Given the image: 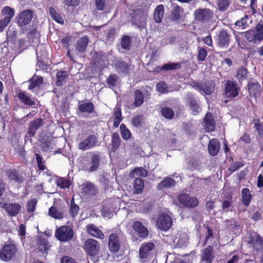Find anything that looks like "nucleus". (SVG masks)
<instances>
[{
    "label": "nucleus",
    "instance_id": "f257e3e1",
    "mask_svg": "<svg viewBox=\"0 0 263 263\" xmlns=\"http://www.w3.org/2000/svg\"><path fill=\"white\" fill-rule=\"evenodd\" d=\"M55 238L62 242L70 241L73 237V231L69 226H61L55 231Z\"/></svg>",
    "mask_w": 263,
    "mask_h": 263
},
{
    "label": "nucleus",
    "instance_id": "f03ea898",
    "mask_svg": "<svg viewBox=\"0 0 263 263\" xmlns=\"http://www.w3.org/2000/svg\"><path fill=\"white\" fill-rule=\"evenodd\" d=\"M98 145L97 137L94 135L88 136L86 139L81 141L78 145L79 149L85 151L92 149Z\"/></svg>",
    "mask_w": 263,
    "mask_h": 263
},
{
    "label": "nucleus",
    "instance_id": "7ed1b4c3",
    "mask_svg": "<svg viewBox=\"0 0 263 263\" xmlns=\"http://www.w3.org/2000/svg\"><path fill=\"white\" fill-rule=\"evenodd\" d=\"M33 16V12L30 10H25L19 13L15 17V22L20 27L29 24Z\"/></svg>",
    "mask_w": 263,
    "mask_h": 263
},
{
    "label": "nucleus",
    "instance_id": "20e7f679",
    "mask_svg": "<svg viewBox=\"0 0 263 263\" xmlns=\"http://www.w3.org/2000/svg\"><path fill=\"white\" fill-rule=\"evenodd\" d=\"M100 161L99 155L94 154L91 157L90 161H84L82 166V170L87 172L96 171L99 168Z\"/></svg>",
    "mask_w": 263,
    "mask_h": 263
},
{
    "label": "nucleus",
    "instance_id": "39448f33",
    "mask_svg": "<svg viewBox=\"0 0 263 263\" xmlns=\"http://www.w3.org/2000/svg\"><path fill=\"white\" fill-rule=\"evenodd\" d=\"M16 252V248L14 245H6L0 251V258L4 261H8L12 258Z\"/></svg>",
    "mask_w": 263,
    "mask_h": 263
},
{
    "label": "nucleus",
    "instance_id": "423d86ee",
    "mask_svg": "<svg viewBox=\"0 0 263 263\" xmlns=\"http://www.w3.org/2000/svg\"><path fill=\"white\" fill-rule=\"evenodd\" d=\"M247 242L257 251L263 249V239L255 232L251 233L247 238Z\"/></svg>",
    "mask_w": 263,
    "mask_h": 263
},
{
    "label": "nucleus",
    "instance_id": "0eeeda50",
    "mask_svg": "<svg viewBox=\"0 0 263 263\" xmlns=\"http://www.w3.org/2000/svg\"><path fill=\"white\" fill-rule=\"evenodd\" d=\"M84 250L90 256H95L99 252V242L95 239H88L85 242Z\"/></svg>",
    "mask_w": 263,
    "mask_h": 263
},
{
    "label": "nucleus",
    "instance_id": "6e6552de",
    "mask_svg": "<svg viewBox=\"0 0 263 263\" xmlns=\"http://www.w3.org/2000/svg\"><path fill=\"white\" fill-rule=\"evenodd\" d=\"M240 89L238 84L234 81H228L225 84V95L229 98L236 97L239 92Z\"/></svg>",
    "mask_w": 263,
    "mask_h": 263
},
{
    "label": "nucleus",
    "instance_id": "1a4fd4ad",
    "mask_svg": "<svg viewBox=\"0 0 263 263\" xmlns=\"http://www.w3.org/2000/svg\"><path fill=\"white\" fill-rule=\"evenodd\" d=\"M213 12L209 9H198L194 12L195 21L206 22L213 16Z\"/></svg>",
    "mask_w": 263,
    "mask_h": 263
},
{
    "label": "nucleus",
    "instance_id": "9d476101",
    "mask_svg": "<svg viewBox=\"0 0 263 263\" xmlns=\"http://www.w3.org/2000/svg\"><path fill=\"white\" fill-rule=\"evenodd\" d=\"M172 222L170 216L165 214H161L157 219L156 225L160 229L167 231L171 227Z\"/></svg>",
    "mask_w": 263,
    "mask_h": 263
},
{
    "label": "nucleus",
    "instance_id": "9b49d317",
    "mask_svg": "<svg viewBox=\"0 0 263 263\" xmlns=\"http://www.w3.org/2000/svg\"><path fill=\"white\" fill-rule=\"evenodd\" d=\"M178 201L183 206L193 208L198 204V199L196 197H191L186 194H181L177 196Z\"/></svg>",
    "mask_w": 263,
    "mask_h": 263
},
{
    "label": "nucleus",
    "instance_id": "f8f14e48",
    "mask_svg": "<svg viewBox=\"0 0 263 263\" xmlns=\"http://www.w3.org/2000/svg\"><path fill=\"white\" fill-rule=\"evenodd\" d=\"M2 208L5 209L10 216H15L20 212L22 206L17 203L6 202L1 204Z\"/></svg>",
    "mask_w": 263,
    "mask_h": 263
},
{
    "label": "nucleus",
    "instance_id": "ddd939ff",
    "mask_svg": "<svg viewBox=\"0 0 263 263\" xmlns=\"http://www.w3.org/2000/svg\"><path fill=\"white\" fill-rule=\"evenodd\" d=\"M98 192V190L95 185L90 182H87L81 185V193L87 197L95 196Z\"/></svg>",
    "mask_w": 263,
    "mask_h": 263
},
{
    "label": "nucleus",
    "instance_id": "4468645a",
    "mask_svg": "<svg viewBox=\"0 0 263 263\" xmlns=\"http://www.w3.org/2000/svg\"><path fill=\"white\" fill-rule=\"evenodd\" d=\"M217 42L221 48H227L230 42V35L225 30H220L217 36Z\"/></svg>",
    "mask_w": 263,
    "mask_h": 263
},
{
    "label": "nucleus",
    "instance_id": "2eb2a0df",
    "mask_svg": "<svg viewBox=\"0 0 263 263\" xmlns=\"http://www.w3.org/2000/svg\"><path fill=\"white\" fill-rule=\"evenodd\" d=\"M109 249L111 252H117L120 248L119 238L117 235L112 234L110 235L108 242Z\"/></svg>",
    "mask_w": 263,
    "mask_h": 263
},
{
    "label": "nucleus",
    "instance_id": "dca6fc26",
    "mask_svg": "<svg viewBox=\"0 0 263 263\" xmlns=\"http://www.w3.org/2000/svg\"><path fill=\"white\" fill-rule=\"evenodd\" d=\"M154 244L152 242L144 243L139 250V255L141 258H146L149 255V252L154 248Z\"/></svg>",
    "mask_w": 263,
    "mask_h": 263
},
{
    "label": "nucleus",
    "instance_id": "f3484780",
    "mask_svg": "<svg viewBox=\"0 0 263 263\" xmlns=\"http://www.w3.org/2000/svg\"><path fill=\"white\" fill-rule=\"evenodd\" d=\"M214 257L213 247L209 246L202 251L201 260L205 263H212Z\"/></svg>",
    "mask_w": 263,
    "mask_h": 263
},
{
    "label": "nucleus",
    "instance_id": "a211bd4d",
    "mask_svg": "<svg viewBox=\"0 0 263 263\" xmlns=\"http://www.w3.org/2000/svg\"><path fill=\"white\" fill-rule=\"evenodd\" d=\"M260 86L257 82H249L248 85V89L251 97L256 99L259 96Z\"/></svg>",
    "mask_w": 263,
    "mask_h": 263
},
{
    "label": "nucleus",
    "instance_id": "6ab92c4d",
    "mask_svg": "<svg viewBox=\"0 0 263 263\" xmlns=\"http://www.w3.org/2000/svg\"><path fill=\"white\" fill-rule=\"evenodd\" d=\"M43 124V120L41 118L37 119L30 123V127L28 130V134L29 137H33L36 130Z\"/></svg>",
    "mask_w": 263,
    "mask_h": 263
},
{
    "label": "nucleus",
    "instance_id": "aec40b11",
    "mask_svg": "<svg viewBox=\"0 0 263 263\" xmlns=\"http://www.w3.org/2000/svg\"><path fill=\"white\" fill-rule=\"evenodd\" d=\"M220 149L219 141L216 139H212L209 141L208 145V151L211 156L216 155Z\"/></svg>",
    "mask_w": 263,
    "mask_h": 263
},
{
    "label": "nucleus",
    "instance_id": "412c9836",
    "mask_svg": "<svg viewBox=\"0 0 263 263\" xmlns=\"http://www.w3.org/2000/svg\"><path fill=\"white\" fill-rule=\"evenodd\" d=\"M134 229L138 233L139 236L145 238L148 234L147 229L139 221H136L133 224Z\"/></svg>",
    "mask_w": 263,
    "mask_h": 263
},
{
    "label": "nucleus",
    "instance_id": "4be33fe9",
    "mask_svg": "<svg viewBox=\"0 0 263 263\" xmlns=\"http://www.w3.org/2000/svg\"><path fill=\"white\" fill-rule=\"evenodd\" d=\"M87 231L88 233L97 238L101 239L104 238V234L96 226L92 224L87 226Z\"/></svg>",
    "mask_w": 263,
    "mask_h": 263
},
{
    "label": "nucleus",
    "instance_id": "5701e85b",
    "mask_svg": "<svg viewBox=\"0 0 263 263\" xmlns=\"http://www.w3.org/2000/svg\"><path fill=\"white\" fill-rule=\"evenodd\" d=\"M175 185V180L170 177H167L158 184L157 189L159 191H161L165 188H171L174 187Z\"/></svg>",
    "mask_w": 263,
    "mask_h": 263
},
{
    "label": "nucleus",
    "instance_id": "b1692460",
    "mask_svg": "<svg viewBox=\"0 0 263 263\" xmlns=\"http://www.w3.org/2000/svg\"><path fill=\"white\" fill-rule=\"evenodd\" d=\"M203 123L207 132H209L214 130L215 128V123L214 121L212 118L211 114L209 113L206 114Z\"/></svg>",
    "mask_w": 263,
    "mask_h": 263
},
{
    "label": "nucleus",
    "instance_id": "393cba45",
    "mask_svg": "<svg viewBox=\"0 0 263 263\" xmlns=\"http://www.w3.org/2000/svg\"><path fill=\"white\" fill-rule=\"evenodd\" d=\"M148 175V172L143 167H137L130 172L129 176L131 178H137L138 177H146Z\"/></svg>",
    "mask_w": 263,
    "mask_h": 263
},
{
    "label": "nucleus",
    "instance_id": "a878e982",
    "mask_svg": "<svg viewBox=\"0 0 263 263\" xmlns=\"http://www.w3.org/2000/svg\"><path fill=\"white\" fill-rule=\"evenodd\" d=\"M187 240V237L186 232H184L183 233H177L174 237V241L178 246H183L184 245Z\"/></svg>",
    "mask_w": 263,
    "mask_h": 263
},
{
    "label": "nucleus",
    "instance_id": "bb28decb",
    "mask_svg": "<svg viewBox=\"0 0 263 263\" xmlns=\"http://www.w3.org/2000/svg\"><path fill=\"white\" fill-rule=\"evenodd\" d=\"M27 35L30 42L32 43L37 42L39 38V33L36 31L35 27H30L28 29Z\"/></svg>",
    "mask_w": 263,
    "mask_h": 263
},
{
    "label": "nucleus",
    "instance_id": "cd10ccee",
    "mask_svg": "<svg viewBox=\"0 0 263 263\" xmlns=\"http://www.w3.org/2000/svg\"><path fill=\"white\" fill-rule=\"evenodd\" d=\"M122 120V114L120 107L117 105L114 112V126L116 128L118 127Z\"/></svg>",
    "mask_w": 263,
    "mask_h": 263
},
{
    "label": "nucleus",
    "instance_id": "c85d7f7f",
    "mask_svg": "<svg viewBox=\"0 0 263 263\" xmlns=\"http://www.w3.org/2000/svg\"><path fill=\"white\" fill-rule=\"evenodd\" d=\"M164 13V7L162 5L158 6L155 9L154 18L156 23L161 22Z\"/></svg>",
    "mask_w": 263,
    "mask_h": 263
},
{
    "label": "nucleus",
    "instance_id": "c756f323",
    "mask_svg": "<svg viewBox=\"0 0 263 263\" xmlns=\"http://www.w3.org/2000/svg\"><path fill=\"white\" fill-rule=\"evenodd\" d=\"M8 177L14 181L16 182L17 183L20 184L23 181V177L19 175L18 173L15 171L10 170L7 172V173Z\"/></svg>",
    "mask_w": 263,
    "mask_h": 263
},
{
    "label": "nucleus",
    "instance_id": "7c9ffc66",
    "mask_svg": "<svg viewBox=\"0 0 263 263\" xmlns=\"http://www.w3.org/2000/svg\"><path fill=\"white\" fill-rule=\"evenodd\" d=\"M48 214L55 219H61L63 217V212L54 206L49 208Z\"/></svg>",
    "mask_w": 263,
    "mask_h": 263
},
{
    "label": "nucleus",
    "instance_id": "2f4dec72",
    "mask_svg": "<svg viewBox=\"0 0 263 263\" xmlns=\"http://www.w3.org/2000/svg\"><path fill=\"white\" fill-rule=\"evenodd\" d=\"M88 43V39L86 36H82L77 43L76 49L79 52H83L85 50Z\"/></svg>",
    "mask_w": 263,
    "mask_h": 263
},
{
    "label": "nucleus",
    "instance_id": "473e14b6",
    "mask_svg": "<svg viewBox=\"0 0 263 263\" xmlns=\"http://www.w3.org/2000/svg\"><path fill=\"white\" fill-rule=\"evenodd\" d=\"M2 14L5 16L4 19H7L9 22H10L11 18L15 14L14 9L8 6L4 7L2 11Z\"/></svg>",
    "mask_w": 263,
    "mask_h": 263
},
{
    "label": "nucleus",
    "instance_id": "72a5a7b5",
    "mask_svg": "<svg viewBox=\"0 0 263 263\" xmlns=\"http://www.w3.org/2000/svg\"><path fill=\"white\" fill-rule=\"evenodd\" d=\"M241 195L242 203L246 206L248 205L252 197L249 190L247 188H243L241 191Z\"/></svg>",
    "mask_w": 263,
    "mask_h": 263
},
{
    "label": "nucleus",
    "instance_id": "f704fd0d",
    "mask_svg": "<svg viewBox=\"0 0 263 263\" xmlns=\"http://www.w3.org/2000/svg\"><path fill=\"white\" fill-rule=\"evenodd\" d=\"M146 17L144 15L136 16L133 21L134 23L140 28H143L146 25Z\"/></svg>",
    "mask_w": 263,
    "mask_h": 263
},
{
    "label": "nucleus",
    "instance_id": "c9c22d12",
    "mask_svg": "<svg viewBox=\"0 0 263 263\" xmlns=\"http://www.w3.org/2000/svg\"><path fill=\"white\" fill-rule=\"evenodd\" d=\"M144 187V181L143 179L139 178H136L134 183V193H140Z\"/></svg>",
    "mask_w": 263,
    "mask_h": 263
},
{
    "label": "nucleus",
    "instance_id": "e433bc0d",
    "mask_svg": "<svg viewBox=\"0 0 263 263\" xmlns=\"http://www.w3.org/2000/svg\"><path fill=\"white\" fill-rule=\"evenodd\" d=\"M43 81V78L41 76H34L30 80V85L28 87L29 89H32L35 87L39 86Z\"/></svg>",
    "mask_w": 263,
    "mask_h": 263
},
{
    "label": "nucleus",
    "instance_id": "4c0bfd02",
    "mask_svg": "<svg viewBox=\"0 0 263 263\" xmlns=\"http://www.w3.org/2000/svg\"><path fill=\"white\" fill-rule=\"evenodd\" d=\"M79 110L83 112L91 113L93 109V105L91 102H86L80 104Z\"/></svg>",
    "mask_w": 263,
    "mask_h": 263
},
{
    "label": "nucleus",
    "instance_id": "58836bf2",
    "mask_svg": "<svg viewBox=\"0 0 263 263\" xmlns=\"http://www.w3.org/2000/svg\"><path fill=\"white\" fill-rule=\"evenodd\" d=\"M135 99L134 102V105L136 107H139L141 106L143 103L144 96L141 91L139 90H136L135 92Z\"/></svg>",
    "mask_w": 263,
    "mask_h": 263
},
{
    "label": "nucleus",
    "instance_id": "ea45409f",
    "mask_svg": "<svg viewBox=\"0 0 263 263\" xmlns=\"http://www.w3.org/2000/svg\"><path fill=\"white\" fill-rule=\"evenodd\" d=\"M67 76L68 74L66 71H58L57 73V85H62L63 83L66 81Z\"/></svg>",
    "mask_w": 263,
    "mask_h": 263
},
{
    "label": "nucleus",
    "instance_id": "a19ab883",
    "mask_svg": "<svg viewBox=\"0 0 263 263\" xmlns=\"http://www.w3.org/2000/svg\"><path fill=\"white\" fill-rule=\"evenodd\" d=\"M195 88L199 89V90L204 93L205 95H208L212 93L213 90L212 87H210L203 84H197L195 86Z\"/></svg>",
    "mask_w": 263,
    "mask_h": 263
},
{
    "label": "nucleus",
    "instance_id": "79ce46f5",
    "mask_svg": "<svg viewBox=\"0 0 263 263\" xmlns=\"http://www.w3.org/2000/svg\"><path fill=\"white\" fill-rule=\"evenodd\" d=\"M183 11V9L180 6L175 5L172 12L173 20L175 21L178 20L180 18Z\"/></svg>",
    "mask_w": 263,
    "mask_h": 263
},
{
    "label": "nucleus",
    "instance_id": "37998d69",
    "mask_svg": "<svg viewBox=\"0 0 263 263\" xmlns=\"http://www.w3.org/2000/svg\"><path fill=\"white\" fill-rule=\"evenodd\" d=\"M181 68L180 63H169L164 65L161 69L165 70H176Z\"/></svg>",
    "mask_w": 263,
    "mask_h": 263
},
{
    "label": "nucleus",
    "instance_id": "c03bdc74",
    "mask_svg": "<svg viewBox=\"0 0 263 263\" xmlns=\"http://www.w3.org/2000/svg\"><path fill=\"white\" fill-rule=\"evenodd\" d=\"M120 128L122 138L124 140L129 139L132 135L130 130L123 124L120 125Z\"/></svg>",
    "mask_w": 263,
    "mask_h": 263
},
{
    "label": "nucleus",
    "instance_id": "a18cd8bd",
    "mask_svg": "<svg viewBox=\"0 0 263 263\" xmlns=\"http://www.w3.org/2000/svg\"><path fill=\"white\" fill-rule=\"evenodd\" d=\"M17 97L23 103L26 105H33L34 102L31 100L28 96H27L24 92H20L18 93Z\"/></svg>",
    "mask_w": 263,
    "mask_h": 263
},
{
    "label": "nucleus",
    "instance_id": "49530a36",
    "mask_svg": "<svg viewBox=\"0 0 263 263\" xmlns=\"http://www.w3.org/2000/svg\"><path fill=\"white\" fill-rule=\"evenodd\" d=\"M254 30L256 41L263 40V25L258 24Z\"/></svg>",
    "mask_w": 263,
    "mask_h": 263
},
{
    "label": "nucleus",
    "instance_id": "de8ad7c7",
    "mask_svg": "<svg viewBox=\"0 0 263 263\" xmlns=\"http://www.w3.org/2000/svg\"><path fill=\"white\" fill-rule=\"evenodd\" d=\"M247 74V69L243 67H242L240 68L237 71L236 76L237 79L239 82H241V81L246 79Z\"/></svg>",
    "mask_w": 263,
    "mask_h": 263
},
{
    "label": "nucleus",
    "instance_id": "09e8293b",
    "mask_svg": "<svg viewBox=\"0 0 263 263\" xmlns=\"http://www.w3.org/2000/svg\"><path fill=\"white\" fill-rule=\"evenodd\" d=\"M218 7L220 11H224L231 3L230 0H218Z\"/></svg>",
    "mask_w": 263,
    "mask_h": 263
},
{
    "label": "nucleus",
    "instance_id": "8fccbe9b",
    "mask_svg": "<svg viewBox=\"0 0 263 263\" xmlns=\"http://www.w3.org/2000/svg\"><path fill=\"white\" fill-rule=\"evenodd\" d=\"M116 69L118 72H126L128 70V66L125 62L118 61L116 64Z\"/></svg>",
    "mask_w": 263,
    "mask_h": 263
},
{
    "label": "nucleus",
    "instance_id": "3c124183",
    "mask_svg": "<svg viewBox=\"0 0 263 263\" xmlns=\"http://www.w3.org/2000/svg\"><path fill=\"white\" fill-rule=\"evenodd\" d=\"M163 117L167 119H172L174 115L173 110L169 107H164L161 110Z\"/></svg>",
    "mask_w": 263,
    "mask_h": 263
},
{
    "label": "nucleus",
    "instance_id": "603ef678",
    "mask_svg": "<svg viewBox=\"0 0 263 263\" xmlns=\"http://www.w3.org/2000/svg\"><path fill=\"white\" fill-rule=\"evenodd\" d=\"M49 13L52 18L57 21L58 23L62 24L63 23V18L59 15L58 13L52 8H50Z\"/></svg>",
    "mask_w": 263,
    "mask_h": 263
},
{
    "label": "nucleus",
    "instance_id": "864d4df0",
    "mask_svg": "<svg viewBox=\"0 0 263 263\" xmlns=\"http://www.w3.org/2000/svg\"><path fill=\"white\" fill-rule=\"evenodd\" d=\"M121 44L123 48L128 50L130 47V37L128 36H123L121 39Z\"/></svg>",
    "mask_w": 263,
    "mask_h": 263
},
{
    "label": "nucleus",
    "instance_id": "5fc2aeb1",
    "mask_svg": "<svg viewBox=\"0 0 263 263\" xmlns=\"http://www.w3.org/2000/svg\"><path fill=\"white\" fill-rule=\"evenodd\" d=\"M112 147L115 149H117L118 147L120 146L121 143V139L117 133H114L112 135Z\"/></svg>",
    "mask_w": 263,
    "mask_h": 263
},
{
    "label": "nucleus",
    "instance_id": "6e6d98bb",
    "mask_svg": "<svg viewBox=\"0 0 263 263\" xmlns=\"http://www.w3.org/2000/svg\"><path fill=\"white\" fill-rule=\"evenodd\" d=\"M56 184L62 189L68 187L70 185L69 182L63 178H58L57 179Z\"/></svg>",
    "mask_w": 263,
    "mask_h": 263
},
{
    "label": "nucleus",
    "instance_id": "4d7b16f0",
    "mask_svg": "<svg viewBox=\"0 0 263 263\" xmlns=\"http://www.w3.org/2000/svg\"><path fill=\"white\" fill-rule=\"evenodd\" d=\"M248 16L246 15L244 17H242L240 20H238L235 22V25L239 27L242 28H245L246 26H248Z\"/></svg>",
    "mask_w": 263,
    "mask_h": 263
},
{
    "label": "nucleus",
    "instance_id": "13d9d810",
    "mask_svg": "<svg viewBox=\"0 0 263 263\" xmlns=\"http://www.w3.org/2000/svg\"><path fill=\"white\" fill-rule=\"evenodd\" d=\"M254 127H255L258 134L259 135H263V125L259 123V120L258 119H254L253 120Z\"/></svg>",
    "mask_w": 263,
    "mask_h": 263
},
{
    "label": "nucleus",
    "instance_id": "bf43d9fd",
    "mask_svg": "<svg viewBox=\"0 0 263 263\" xmlns=\"http://www.w3.org/2000/svg\"><path fill=\"white\" fill-rule=\"evenodd\" d=\"M143 116L142 115H135L132 119V124L136 127H139L142 124Z\"/></svg>",
    "mask_w": 263,
    "mask_h": 263
},
{
    "label": "nucleus",
    "instance_id": "052dcab7",
    "mask_svg": "<svg viewBox=\"0 0 263 263\" xmlns=\"http://www.w3.org/2000/svg\"><path fill=\"white\" fill-rule=\"evenodd\" d=\"M119 82L118 76L116 74H112L109 76L107 81V83L110 86L116 85Z\"/></svg>",
    "mask_w": 263,
    "mask_h": 263
},
{
    "label": "nucleus",
    "instance_id": "680f3d73",
    "mask_svg": "<svg viewBox=\"0 0 263 263\" xmlns=\"http://www.w3.org/2000/svg\"><path fill=\"white\" fill-rule=\"evenodd\" d=\"M79 210V206L74 203V200L72 199L71 200L70 207V213L72 217H75L77 215Z\"/></svg>",
    "mask_w": 263,
    "mask_h": 263
},
{
    "label": "nucleus",
    "instance_id": "e2e57ef3",
    "mask_svg": "<svg viewBox=\"0 0 263 263\" xmlns=\"http://www.w3.org/2000/svg\"><path fill=\"white\" fill-rule=\"evenodd\" d=\"M190 107L194 114H196L200 110V108L195 100H191L190 101Z\"/></svg>",
    "mask_w": 263,
    "mask_h": 263
},
{
    "label": "nucleus",
    "instance_id": "0e129e2a",
    "mask_svg": "<svg viewBox=\"0 0 263 263\" xmlns=\"http://www.w3.org/2000/svg\"><path fill=\"white\" fill-rule=\"evenodd\" d=\"M37 201L35 199L29 200L27 205V209L28 212H32L35 209Z\"/></svg>",
    "mask_w": 263,
    "mask_h": 263
},
{
    "label": "nucleus",
    "instance_id": "69168bd1",
    "mask_svg": "<svg viewBox=\"0 0 263 263\" xmlns=\"http://www.w3.org/2000/svg\"><path fill=\"white\" fill-rule=\"evenodd\" d=\"M246 37L249 42H255L256 41L254 30L247 31L246 33Z\"/></svg>",
    "mask_w": 263,
    "mask_h": 263
},
{
    "label": "nucleus",
    "instance_id": "338daca9",
    "mask_svg": "<svg viewBox=\"0 0 263 263\" xmlns=\"http://www.w3.org/2000/svg\"><path fill=\"white\" fill-rule=\"evenodd\" d=\"M207 51L204 48H199L198 52V60L200 61H204L205 60V57L207 56Z\"/></svg>",
    "mask_w": 263,
    "mask_h": 263
},
{
    "label": "nucleus",
    "instance_id": "774afa93",
    "mask_svg": "<svg viewBox=\"0 0 263 263\" xmlns=\"http://www.w3.org/2000/svg\"><path fill=\"white\" fill-rule=\"evenodd\" d=\"M158 91L161 93H166L167 92L166 84L162 82L159 83L156 86Z\"/></svg>",
    "mask_w": 263,
    "mask_h": 263
}]
</instances>
